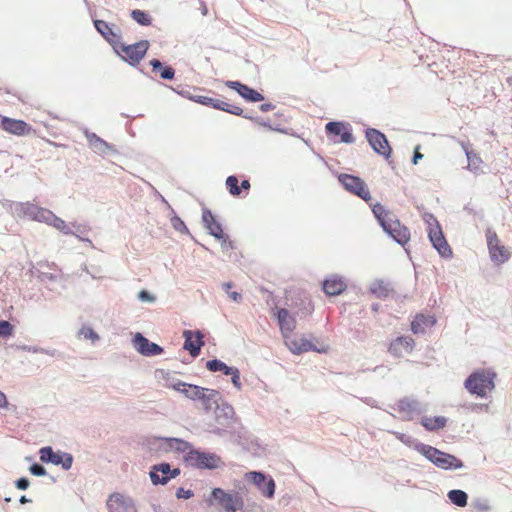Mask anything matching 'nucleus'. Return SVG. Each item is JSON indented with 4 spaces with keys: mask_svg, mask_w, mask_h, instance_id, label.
Returning a JSON list of instances; mask_svg holds the SVG:
<instances>
[{
    "mask_svg": "<svg viewBox=\"0 0 512 512\" xmlns=\"http://www.w3.org/2000/svg\"><path fill=\"white\" fill-rule=\"evenodd\" d=\"M372 213L383 232L395 243L405 247L410 241V230L380 202L370 204Z\"/></svg>",
    "mask_w": 512,
    "mask_h": 512,
    "instance_id": "nucleus-1",
    "label": "nucleus"
},
{
    "mask_svg": "<svg viewBox=\"0 0 512 512\" xmlns=\"http://www.w3.org/2000/svg\"><path fill=\"white\" fill-rule=\"evenodd\" d=\"M423 220L427 225L426 231L431 246L437 251L442 259L452 258V248L449 245L443 233L442 227L434 214L426 212L423 215Z\"/></svg>",
    "mask_w": 512,
    "mask_h": 512,
    "instance_id": "nucleus-2",
    "label": "nucleus"
},
{
    "mask_svg": "<svg viewBox=\"0 0 512 512\" xmlns=\"http://www.w3.org/2000/svg\"><path fill=\"white\" fill-rule=\"evenodd\" d=\"M150 47V42L146 39L139 40L132 44H126L120 41L114 48V53L131 67H137L145 58Z\"/></svg>",
    "mask_w": 512,
    "mask_h": 512,
    "instance_id": "nucleus-3",
    "label": "nucleus"
},
{
    "mask_svg": "<svg viewBox=\"0 0 512 512\" xmlns=\"http://www.w3.org/2000/svg\"><path fill=\"white\" fill-rule=\"evenodd\" d=\"M339 184L348 193L360 198L369 206L372 203V195L365 181L358 175L349 173H338L336 175Z\"/></svg>",
    "mask_w": 512,
    "mask_h": 512,
    "instance_id": "nucleus-4",
    "label": "nucleus"
},
{
    "mask_svg": "<svg viewBox=\"0 0 512 512\" xmlns=\"http://www.w3.org/2000/svg\"><path fill=\"white\" fill-rule=\"evenodd\" d=\"M495 374L489 370H478L472 373L465 381L466 389L479 397H485L494 387Z\"/></svg>",
    "mask_w": 512,
    "mask_h": 512,
    "instance_id": "nucleus-5",
    "label": "nucleus"
},
{
    "mask_svg": "<svg viewBox=\"0 0 512 512\" xmlns=\"http://www.w3.org/2000/svg\"><path fill=\"white\" fill-rule=\"evenodd\" d=\"M364 134L372 151L391 164L393 149L387 136L381 130L369 126L364 129Z\"/></svg>",
    "mask_w": 512,
    "mask_h": 512,
    "instance_id": "nucleus-6",
    "label": "nucleus"
},
{
    "mask_svg": "<svg viewBox=\"0 0 512 512\" xmlns=\"http://www.w3.org/2000/svg\"><path fill=\"white\" fill-rule=\"evenodd\" d=\"M418 451L441 469H459L463 467V462L454 455L442 452L430 445L421 444Z\"/></svg>",
    "mask_w": 512,
    "mask_h": 512,
    "instance_id": "nucleus-7",
    "label": "nucleus"
},
{
    "mask_svg": "<svg viewBox=\"0 0 512 512\" xmlns=\"http://www.w3.org/2000/svg\"><path fill=\"white\" fill-rule=\"evenodd\" d=\"M208 502L220 506L225 512H236L244 508V499L239 492L228 493L221 488L212 490Z\"/></svg>",
    "mask_w": 512,
    "mask_h": 512,
    "instance_id": "nucleus-8",
    "label": "nucleus"
},
{
    "mask_svg": "<svg viewBox=\"0 0 512 512\" xmlns=\"http://www.w3.org/2000/svg\"><path fill=\"white\" fill-rule=\"evenodd\" d=\"M325 133L333 143L353 144L356 140L351 124L346 121L332 120L327 122Z\"/></svg>",
    "mask_w": 512,
    "mask_h": 512,
    "instance_id": "nucleus-9",
    "label": "nucleus"
},
{
    "mask_svg": "<svg viewBox=\"0 0 512 512\" xmlns=\"http://www.w3.org/2000/svg\"><path fill=\"white\" fill-rule=\"evenodd\" d=\"M185 463L188 466L197 469H216L220 467L221 458L215 453L202 452L191 449L184 456Z\"/></svg>",
    "mask_w": 512,
    "mask_h": 512,
    "instance_id": "nucleus-10",
    "label": "nucleus"
},
{
    "mask_svg": "<svg viewBox=\"0 0 512 512\" xmlns=\"http://www.w3.org/2000/svg\"><path fill=\"white\" fill-rule=\"evenodd\" d=\"M83 134L85 135L89 148L96 154L100 156H115L119 155V151L116 147L98 136L96 133L91 132L88 128L83 129Z\"/></svg>",
    "mask_w": 512,
    "mask_h": 512,
    "instance_id": "nucleus-11",
    "label": "nucleus"
},
{
    "mask_svg": "<svg viewBox=\"0 0 512 512\" xmlns=\"http://www.w3.org/2000/svg\"><path fill=\"white\" fill-rule=\"evenodd\" d=\"M224 84L227 88L235 91L247 103H257L265 100L263 93L239 80H227Z\"/></svg>",
    "mask_w": 512,
    "mask_h": 512,
    "instance_id": "nucleus-12",
    "label": "nucleus"
},
{
    "mask_svg": "<svg viewBox=\"0 0 512 512\" xmlns=\"http://www.w3.org/2000/svg\"><path fill=\"white\" fill-rule=\"evenodd\" d=\"M245 478L251 481L263 496L267 498H272L274 496L276 485L271 477L268 478L261 472L252 471L246 473Z\"/></svg>",
    "mask_w": 512,
    "mask_h": 512,
    "instance_id": "nucleus-13",
    "label": "nucleus"
},
{
    "mask_svg": "<svg viewBox=\"0 0 512 512\" xmlns=\"http://www.w3.org/2000/svg\"><path fill=\"white\" fill-rule=\"evenodd\" d=\"M201 223L207 234L214 239L222 237L224 227L218 217L206 206L202 207Z\"/></svg>",
    "mask_w": 512,
    "mask_h": 512,
    "instance_id": "nucleus-14",
    "label": "nucleus"
},
{
    "mask_svg": "<svg viewBox=\"0 0 512 512\" xmlns=\"http://www.w3.org/2000/svg\"><path fill=\"white\" fill-rule=\"evenodd\" d=\"M0 129L15 136H26L32 131V126L22 119L2 116Z\"/></svg>",
    "mask_w": 512,
    "mask_h": 512,
    "instance_id": "nucleus-15",
    "label": "nucleus"
},
{
    "mask_svg": "<svg viewBox=\"0 0 512 512\" xmlns=\"http://www.w3.org/2000/svg\"><path fill=\"white\" fill-rule=\"evenodd\" d=\"M96 31L111 45L112 49L121 41V34L114 31L115 25L102 19L93 20Z\"/></svg>",
    "mask_w": 512,
    "mask_h": 512,
    "instance_id": "nucleus-16",
    "label": "nucleus"
},
{
    "mask_svg": "<svg viewBox=\"0 0 512 512\" xmlns=\"http://www.w3.org/2000/svg\"><path fill=\"white\" fill-rule=\"evenodd\" d=\"M179 474L180 470L178 468L172 470L169 464L162 463L153 466L150 471V478L155 485L166 484L170 479L175 478Z\"/></svg>",
    "mask_w": 512,
    "mask_h": 512,
    "instance_id": "nucleus-17",
    "label": "nucleus"
},
{
    "mask_svg": "<svg viewBox=\"0 0 512 512\" xmlns=\"http://www.w3.org/2000/svg\"><path fill=\"white\" fill-rule=\"evenodd\" d=\"M283 339L285 345L294 354H301L316 349L314 344L303 336L293 335L291 333L287 335V338Z\"/></svg>",
    "mask_w": 512,
    "mask_h": 512,
    "instance_id": "nucleus-18",
    "label": "nucleus"
},
{
    "mask_svg": "<svg viewBox=\"0 0 512 512\" xmlns=\"http://www.w3.org/2000/svg\"><path fill=\"white\" fill-rule=\"evenodd\" d=\"M206 367L208 370H210L212 372L220 371V372H223V374H225V375H231V380H232L233 385L237 389H241L242 385H241V381H240V373L237 368L229 367L224 362L217 360V359L208 361L206 363Z\"/></svg>",
    "mask_w": 512,
    "mask_h": 512,
    "instance_id": "nucleus-19",
    "label": "nucleus"
},
{
    "mask_svg": "<svg viewBox=\"0 0 512 512\" xmlns=\"http://www.w3.org/2000/svg\"><path fill=\"white\" fill-rule=\"evenodd\" d=\"M134 348L144 356L159 355L163 349L156 343L150 342L141 333H136L133 339Z\"/></svg>",
    "mask_w": 512,
    "mask_h": 512,
    "instance_id": "nucleus-20",
    "label": "nucleus"
},
{
    "mask_svg": "<svg viewBox=\"0 0 512 512\" xmlns=\"http://www.w3.org/2000/svg\"><path fill=\"white\" fill-rule=\"evenodd\" d=\"M278 320L280 332L283 338L291 334L296 329V320L285 308L277 309L274 313Z\"/></svg>",
    "mask_w": 512,
    "mask_h": 512,
    "instance_id": "nucleus-21",
    "label": "nucleus"
},
{
    "mask_svg": "<svg viewBox=\"0 0 512 512\" xmlns=\"http://www.w3.org/2000/svg\"><path fill=\"white\" fill-rule=\"evenodd\" d=\"M183 337L185 338L184 348L189 351L191 356H198L201 347L204 345L202 333L200 331L185 330Z\"/></svg>",
    "mask_w": 512,
    "mask_h": 512,
    "instance_id": "nucleus-22",
    "label": "nucleus"
},
{
    "mask_svg": "<svg viewBox=\"0 0 512 512\" xmlns=\"http://www.w3.org/2000/svg\"><path fill=\"white\" fill-rule=\"evenodd\" d=\"M414 340L410 337H398L390 343L389 352L395 357H404L412 353Z\"/></svg>",
    "mask_w": 512,
    "mask_h": 512,
    "instance_id": "nucleus-23",
    "label": "nucleus"
},
{
    "mask_svg": "<svg viewBox=\"0 0 512 512\" xmlns=\"http://www.w3.org/2000/svg\"><path fill=\"white\" fill-rule=\"evenodd\" d=\"M153 73L158 74L162 80L172 81L175 79L176 70L166 62H162L158 58L149 61Z\"/></svg>",
    "mask_w": 512,
    "mask_h": 512,
    "instance_id": "nucleus-24",
    "label": "nucleus"
},
{
    "mask_svg": "<svg viewBox=\"0 0 512 512\" xmlns=\"http://www.w3.org/2000/svg\"><path fill=\"white\" fill-rule=\"evenodd\" d=\"M436 323L434 315L430 314H417L411 322V330L414 334L424 333L428 328H431Z\"/></svg>",
    "mask_w": 512,
    "mask_h": 512,
    "instance_id": "nucleus-25",
    "label": "nucleus"
},
{
    "mask_svg": "<svg viewBox=\"0 0 512 512\" xmlns=\"http://www.w3.org/2000/svg\"><path fill=\"white\" fill-rule=\"evenodd\" d=\"M39 207L40 206L30 202H15L13 204V211L18 217H24L34 221L37 217Z\"/></svg>",
    "mask_w": 512,
    "mask_h": 512,
    "instance_id": "nucleus-26",
    "label": "nucleus"
},
{
    "mask_svg": "<svg viewBox=\"0 0 512 512\" xmlns=\"http://www.w3.org/2000/svg\"><path fill=\"white\" fill-rule=\"evenodd\" d=\"M107 507L110 512H130L131 503L120 494L111 495L107 501Z\"/></svg>",
    "mask_w": 512,
    "mask_h": 512,
    "instance_id": "nucleus-27",
    "label": "nucleus"
},
{
    "mask_svg": "<svg viewBox=\"0 0 512 512\" xmlns=\"http://www.w3.org/2000/svg\"><path fill=\"white\" fill-rule=\"evenodd\" d=\"M351 288H355L354 284H350ZM320 288L328 289V288H340L346 289L349 288V283L345 280V278L339 274H331L326 276L320 282Z\"/></svg>",
    "mask_w": 512,
    "mask_h": 512,
    "instance_id": "nucleus-28",
    "label": "nucleus"
},
{
    "mask_svg": "<svg viewBox=\"0 0 512 512\" xmlns=\"http://www.w3.org/2000/svg\"><path fill=\"white\" fill-rule=\"evenodd\" d=\"M488 251L491 261L496 265L504 264L511 256L508 249L502 244L492 246L488 248Z\"/></svg>",
    "mask_w": 512,
    "mask_h": 512,
    "instance_id": "nucleus-29",
    "label": "nucleus"
},
{
    "mask_svg": "<svg viewBox=\"0 0 512 512\" xmlns=\"http://www.w3.org/2000/svg\"><path fill=\"white\" fill-rule=\"evenodd\" d=\"M212 109L223 111L226 113H229L231 115L240 116L244 115V110L236 105L230 104L228 102H225L223 100L214 98L212 106Z\"/></svg>",
    "mask_w": 512,
    "mask_h": 512,
    "instance_id": "nucleus-30",
    "label": "nucleus"
},
{
    "mask_svg": "<svg viewBox=\"0 0 512 512\" xmlns=\"http://www.w3.org/2000/svg\"><path fill=\"white\" fill-rule=\"evenodd\" d=\"M32 275L34 277H37L41 282H56L57 280L61 279L63 274L59 272H52V271H45L43 269H40L38 267L33 266Z\"/></svg>",
    "mask_w": 512,
    "mask_h": 512,
    "instance_id": "nucleus-31",
    "label": "nucleus"
},
{
    "mask_svg": "<svg viewBox=\"0 0 512 512\" xmlns=\"http://www.w3.org/2000/svg\"><path fill=\"white\" fill-rule=\"evenodd\" d=\"M199 397L196 399L200 400L204 407L208 410L211 409L212 404H216L218 391L200 387Z\"/></svg>",
    "mask_w": 512,
    "mask_h": 512,
    "instance_id": "nucleus-32",
    "label": "nucleus"
},
{
    "mask_svg": "<svg viewBox=\"0 0 512 512\" xmlns=\"http://www.w3.org/2000/svg\"><path fill=\"white\" fill-rule=\"evenodd\" d=\"M446 418L443 416H435V417H423L421 419V424L428 430V431H435L439 430L445 427L446 425Z\"/></svg>",
    "mask_w": 512,
    "mask_h": 512,
    "instance_id": "nucleus-33",
    "label": "nucleus"
},
{
    "mask_svg": "<svg viewBox=\"0 0 512 512\" xmlns=\"http://www.w3.org/2000/svg\"><path fill=\"white\" fill-rule=\"evenodd\" d=\"M170 222H171V226L173 227L174 230H176L177 232H180L182 234L189 235L191 237V239H193L196 243H198L195 240V238L192 236V234L190 233V231H189L187 225L185 224V222L175 212L174 209H171Z\"/></svg>",
    "mask_w": 512,
    "mask_h": 512,
    "instance_id": "nucleus-34",
    "label": "nucleus"
},
{
    "mask_svg": "<svg viewBox=\"0 0 512 512\" xmlns=\"http://www.w3.org/2000/svg\"><path fill=\"white\" fill-rule=\"evenodd\" d=\"M130 17L140 26H151L153 18L146 10L133 9L130 11Z\"/></svg>",
    "mask_w": 512,
    "mask_h": 512,
    "instance_id": "nucleus-35",
    "label": "nucleus"
},
{
    "mask_svg": "<svg viewBox=\"0 0 512 512\" xmlns=\"http://www.w3.org/2000/svg\"><path fill=\"white\" fill-rule=\"evenodd\" d=\"M466 158H467V167L466 168L470 172H472V173H474L476 175H478V174L483 172L480 169V165L482 164L483 161H482V159H481V157L479 156L478 153H476L475 151L467 152Z\"/></svg>",
    "mask_w": 512,
    "mask_h": 512,
    "instance_id": "nucleus-36",
    "label": "nucleus"
},
{
    "mask_svg": "<svg viewBox=\"0 0 512 512\" xmlns=\"http://www.w3.org/2000/svg\"><path fill=\"white\" fill-rule=\"evenodd\" d=\"M49 226L54 227L58 231H60L64 235H72L74 234V231L72 230L71 223L67 224L62 218L57 216L56 214L53 215V217L50 220Z\"/></svg>",
    "mask_w": 512,
    "mask_h": 512,
    "instance_id": "nucleus-37",
    "label": "nucleus"
},
{
    "mask_svg": "<svg viewBox=\"0 0 512 512\" xmlns=\"http://www.w3.org/2000/svg\"><path fill=\"white\" fill-rule=\"evenodd\" d=\"M448 498L453 504H455L459 507H465L467 505L468 496L462 490L449 491Z\"/></svg>",
    "mask_w": 512,
    "mask_h": 512,
    "instance_id": "nucleus-38",
    "label": "nucleus"
},
{
    "mask_svg": "<svg viewBox=\"0 0 512 512\" xmlns=\"http://www.w3.org/2000/svg\"><path fill=\"white\" fill-rule=\"evenodd\" d=\"M226 189L234 196L238 197L241 195V188L239 186V179L237 175H229L225 181Z\"/></svg>",
    "mask_w": 512,
    "mask_h": 512,
    "instance_id": "nucleus-39",
    "label": "nucleus"
},
{
    "mask_svg": "<svg viewBox=\"0 0 512 512\" xmlns=\"http://www.w3.org/2000/svg\"><path fill=\"white\" fill-rule=\"evenodd\" d=\"M79 338L90 340L93 344L99 340V335L89 326H83L78 332Z\"/></svg>",
    "mask_w": 512,
    "mask_h": 512,
    "instance_id": "nucleus-40",
    "label": "nucleus"
},
{
    "mask_svg": "<svg viewBox=\"0 0 512 512\" xmlns=\"http://www.w3.org/2000/svg\"><path fill=\"white\" fill-rule=\"evenodd\" d=\"M168 445L170 448L175 449L180 452H188L190 449V444L184 440L178 438H169L167 439Z\"/></svg>",
    "mask_w": 512,
    "mask_h": 512,
    "instance_id": "nucleus-41",
    "label": "nucleus"
},
{
    "mask_svg": "<svg viewBox=\"0 0 512 512\" xmlns=\"http://www.w3.org/2000/svg\"><path fill=\"white\" fill-rule=\"evenodd\" d=\"M71 226L75 229V230H73L74 231L73 235L77 239H79L82 242H86V243H89L90 245H92V241L89 238L83 236L87 232V228L85 225L79 224L77 222H72Z\"/></svg>",
    "mask_w": 512,
    "mask_h": 512,
    "instance_id": "nucleus-42",
    "label": "nucleus"
},
{
    "mask_svg": "<svg viewBox=\"0 0 512 512\" xmlns=\"http://www.w3.org/2000/svg\"><path fill=\"white\" fill-rule=\"evenodd\" d=\"M54 214L55 213H53L51 210H49L47 208L39 207L38 212H37V217L34 219V221H37L40 223H45V224L49 225L51 222L50 220Z\"/></svg>",
    "mask_w": 512,
    "mask_h": 512,
    "instance_id": "nucleus-43",
    "label": "nucleus"
},
{
    "mask_svg": "<svg viewBox=\"0 0 512 512\" xmlns=\"http://www.w3.org/2000/svg\"><path fill=\"white\" fill-rule=\"evenodd\" d=\"M198 393H200V386L197 385L186 383L184 388H182V394L192 400H196V398L199 397Z\"/></svg>",
    "mask_w": 512,
    "mask_h": 512,
    "instance_id": "nucleus-44",
    "label": "nucleus"
},
{
    "mask_svg": "<svg viewBox=\"0 0 512 512\" xmlns=\"http://www.w3.org/2000/svg\"><path fill=\"white\" fill-rule=\"evenodd\" d=\"M216 241H218L221 245V248L223 250H234L236 249L235 242L230 239L229 234L222 233V237L215 238Z\"/></svg>",
    "mask_w": 512,
    "mask_h": 512,
    "instance_id": "nucleus-45",
    "label": "nucleus"
},
{
    "mask_svg": "<svg viewBox=\"0 0 512 512\" xmlns=\"http://www.w3.org/2000/svg\"><path fill=\"white\" fill-rule=\"evenodd\" d=\"M241 117L245 118V119H249L251 120L252 122L262 126V127H265L267 128L269 131H271L272 129V124L270 123L269 120H264L262 117L260 116H253V115H250L248 113H245L244 112V115H241Z\"/></svg>",
    "mask_w": 512,
    "mask_h": 512,
    "instance_id": "nucleus-46",
    "label": "nucleus"
},
{
    "mask_svg": "<svg viewBox=\"0 0 512 512\" xmlns=\"http://www.w3.org/2000/svg\"><path fill=\"white\" fill-rule=\"evenodd\" d=\"M485 236H486L487 248L501 244V242L497 236V233L492 228L488 227L486 229Z\"/></svg>",
    "mask_w": 512,
    "mask_h": 512,
    "instance_id": "nucleus-47",
    "label": "nucleus"
},
{
    "mask_svg": "<svg viewBox=\"0 0 512 512\" xmlns=\"http://www.w3.org/2000/svg\"><path fill=\"white\" fill-rule=\"evenodd\" d=\"M82 271L85 272L86 274L90 275L92 279L100 280V279L104 278L102 269L97 266L91 265L90 267H87L85 265L84 268L82 269Z\"/></svg>",
    "mask_w": 512,
    "mask_h": 512,
    "instance_id": "nucleus-48",
    "label": "nucleus"
},
{
    "mask_svg": "<svg viewBox=\"0 0 512 512\" xmlns=\"http://www.w3.org/2000/svg\"><path fill=\"white\" fill-rule=\"evenodd\" d=\"M203 88L197 87V86H187L184 90L183 98L188 99L192 102H195V99L199 96L198 94H195L197 91H203Z\"/></svg>",
    "mask_w": 512,
    "mask_h": 512,
    "instance_id": "nucleus-49",
    "label": "nucleus"
},
{
    "mask_svg": "<svg viewBox=\"0 0 512 512\" xmlns=\"http://www.w3.org/2000/svg\"><path fill=\"white\" fill-rule=\"evenodd\" d=\"M39 454L42 462H50L52 457H54V451L49 446L41 448Z\"/></svg>",
    "mask_w": 512,
    "mask_h": 512,
    "instance_id": "nucleus-50",
    "label": "nucleus"
},
{
    "mask_svg": "<svg viewBox=\"0 0 512 512\" xmlns=\"http://www.w3.org/2000/svg\"><path fill=\"white\" fill-rule=\"evenodd\" d=\"M13 333V326L5 320H0V336L8 337Z\"/></svg>",
    "mask_w": 512,
    "mask_h": 512,
    "instance_id": "nucleus-51",
    "label": "nucleus"
},
{
    "mask_svg": "<svg viewBox=\"0 0 512 512\" xmlns=\"http://www.w3.org/2000/svg\"><path fill=\"white\" fill-rule=\"evenodd\" d=\"M38 268L40 269H43V270H48V271H52V272H59L61 273V270L57 267V265L54 263V262H48V261H40L37 263V266Z\"/></svg>",
    "mask_w": 512,
    "mask_h": 512,
    "instance_id": "nucleus-52",
    "label": "nucleus"
},
{
    "mask_svg": "<svg viewBox=\"0 0 512 512\" xmlns=\"http://www.w3.org/2000/svg\"><path fill=\"white\" fill-rule=\"evenodd\" d=\"M390 285V282L385 281L384 279L378 278L372 281L367 288L370 289H382L387 288V286Z\"/></svg>",
    "mask_w": 512,
    "mask_h": 512,
    "instance_id": "nucleus-53",
    "label": "nucleus"
},
{
    "mask_svg": "<svg viewBox=\"0 0 512 512\" xmlns=\"http://www.w3.org/2000/svg\"><path fill=\"white\" fill-rule=\"evenodd\" d=\"M213 100H214L213 97L199 95L197 97V99H195V103H197L199 105H202V106H205V107L211 108Z\"/></svg>",
    "mask_w": 512,
    "mask_h": 512,
    "instance_id": "nucleus-54",
    "label": "nucleus"
},
{
    "mask_svg": "<svg viewBox=\"0 0 512 512\" xmlns=\"http://www.w3.org/2000/svg\"><path fill=\"white\" fill-rule=\"evenodd\" d=\"M463 209L465 212H467L470 215H473L474 217H477L481 220L484 218L483 210H475L473 207H471L470 203L465 205Z\"/></svg>",
    "mask_w": 512,
    "mask_h": 512,
    "instance_id": "nucleus-55",
    "label": "nucleus"
},
{
    "mask_svg": "<svg viewBox=\"0 0 512 512\" xmlns=\"http://www.w3.org/2000/svg\"><path fill=\"white\" fill-rule=\"evenodd\" d=\"M420 148H421L420 145H416L413 150V155L411 158V163L413 165H417L419 163V161L422 160L424 157V155L420 152Z\"/></svg>",
    "mask_w": 512,
    "mask_h": 512,
    "instance_id": "nucleus-56",
    "label": "nucleus"
},
{
    "mask_svg": "<svg viewBox=\"0 0 512 512\" xmlns=\"http://www.w3.org/2000/svg\"><path fill=\"white\" fill-rule=\"evenodd\" d=\"M400 411H406L410 413L414 410V403L408 400H402L398 404Z\"/></svg>",
    "mask_w": 512,
    "mask_h": 512,
    "instance_id": "nucleus-57",
    "label": "nucleus"
},
{
    "mask_svg": "<svg viewBox=\"0 0 512 512\" xmlns=\"http://www.w3.org/2000/svg\"><path fill=\"white\" fill-rule=\"evenodd\" d=\"M192 496H193V492L191 490L184 489L182 487L177 489V491H176V497L178 499H189Z\"/></svg>",
    "mask_w": 512,
    "mask_h": 512,
    "instance_id": "nucleus-58",
    "label": "nucleus"
},
{
    "mask_svg": "<svg viewBox=\"0 0 512 512\" xmlns=\"http://www.w3.org/2000/svg\"><path fill=\"white\" fill-rule=\"evenodd\" d=\"M30 472L35 476H43L46 474V470L44 469V467L39 464H33L30 467Z\"/></svg>",
    "mask_w": 512,
    "mask_h": 512,
    "instance_id": "nucleus-59",
    "label": "nucleus"
},
{
    "mask_svg": "<svg viewBox=\"0 0 512 512\" xmlns=\"http://www.w3.org/2000/svg\"><path fill=\"white\" fill-rule=\"evenodd\" d=\"M62 462L60 464L64 469H69L72 465V456L69 454H62Z\"/></svg>",
    "mask_w": 512,
    "mask_h": 512,
    "instance_id": "nucleus-60",
    "label": "nucleus"
},
{
    "mask_svg": "<svg viewBox=\"0 0 512 512\" xmlns=\"http://www.w3.org/2000/svg\"><path fill=\"white\" fill-rule=\"evenodd\" d=\"M16 487L20 490H25L29 487V480L27 478H20L16 481Z\"/></svg>",
    "mask_w": 512,
    "mask_h": 512,
    "instance_id": "nucleus-61",
    "label": "nucleus"
},
{
    "mask_svg": "<svg viewBox=\"0 0 512 512\" xmlns=\"http://www.w3.org/2000/svg\"><path fill=\"white\" fill-rule=\"evenodd\" d=\"M274 109H275V105L272 104L271 102H266V103H262L259 105V110L263 113L272 111Z\"/></svg>",
    "mask_w": 512,
    "mask_h": 512,
    "instance_id": "nucleus-62",
    "label": "nucleus"
},
{
    "mask_svg": "<svg viewBox=\"0 0 512 512\" xmlns=\"http://www.w3.org/2000/svg\"><path fill=\"white\" fill-rule=\"evenodd\" d=\"M460 145L465 153V156H467V152H473L474 149L472 148V145L469 141H461Z\"/></svg>",
    "mask_w": 512,
    "mask_h": 512,
    "instance_id": "nucleus-63",
    "label": "nucleus"
},
{
    "mask_svg": "<svg viewBox=\"0 0 512 512\" xmlns=\"http://www.w3.org/2000/svg\"><path fill=\"white\" fill-rule=\"evenodd\" d=\"M188 85H178L176 87H173V86H168L172 91H174L176 94L180 95L181 97H183L184 95V90L185 88H187Z\"/></svg>",
    "mask_w": 512,
    "mask_h": 512,
    "instance_id": "nucleus-64",
    "label": "nucleus"
}]
</instances>
